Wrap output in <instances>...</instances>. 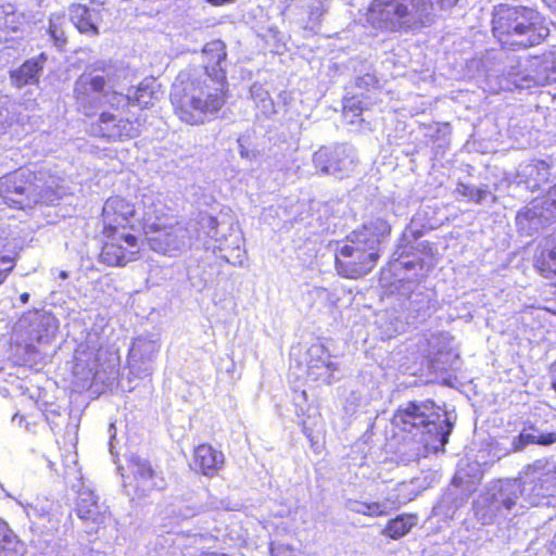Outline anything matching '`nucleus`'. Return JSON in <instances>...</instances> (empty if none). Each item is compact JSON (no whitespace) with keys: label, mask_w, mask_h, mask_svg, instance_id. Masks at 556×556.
Returning <instances> with one entry per match:
<instances>
[{"label":"nucleus","mask_w":556,"mask_h":556,"mask_svg":"<svg viewBox=\"0 0 556 556\" xmlns=\"http://www.w3.org/2000/svg\"><path fill=\"white\" fill-rule=\"evenodd\" d=\"M142 203L143 232L152 251L170 257L178 256L191 247L193 232H197L195 239L203 241L206 250L213 253L230 250L229 254H220L219 257L226 263L242 265L244 253L240 249V238L236 236L229 244L224 233L219 237L215 217L203 214L199 220L184 225L168 215V208L161 200L143 195Z\"/></svg>","instance_id":"1"},{"label":"nucleus","mask_w":556,"mask_h":556,"mask_svg":"<svg viewBox=\"0 0 556 556\" xmlns=\"http://www.w3.org/2000/svg\"><path fill=\"white\" fill-rule=\"evenodd\" d=\"M226 77L220 71L208 75L181 72L172 86L170 102L178 118L201 125L216 117L226 103Z\"/></svg>","instance_id":"2"},{"label":"nucleus","mask_w":556,"mask_h":556,"mask_svg":"<svg viewBox=\"0 0 556 556\" xmlns=\"http://www.w3.org/2000/svg\"><path fill=\"white\" fill-rule=\"evenodd\" d=\"M392 425L406 433L404 440L413 444L412 451L420 457L443 451L454 422L432 400H422L401 405L393 415Z\"/></svg>","instance_id":"3"},{"label":"nucleus","mask_w":556,"mask_h":556,"mask_svg":"<svg viewBox=\"0 0 556 556\" xmlns=\"http://www.w3.org/2000/svg\"><path fill=\"white\" fill-rule=\"evenodd\" d=\"M441 10L454 8L458 0H437ZM437 18L433 0H374L366 12V22L386 31H416L431 26Z\"/></svg>","instance_id":"4"},{"label":"nucleus","mask_w":556,"mask_h":556,"mask_svg":"<svg viewBox=\"0 0 556 556\" xmlns=\"http://www.w3.org/2000/svg\"><path fill=\"white\" fill-rule=\"evenodd\" d=\"M390 232L391 226L379 217L353 230L336 250L338 274L351 279L367 275L379 258V245Z\"/></svg>","instance_id":"5"},{"label":"nucleus","mask_w":556,"mask_h":556,"mask_svg":"<svg viewBox=\"0 0 556 556\" xmlns=\"http://www.w3.org/2000/svg\"><path fill=\"white\" fill-rule=\"evenodd\" d=\"M492 31L498 42L511 50L528 49L549 35L545 17L525 5L501 4L494 10Z\"/></svg>","instance_id":"6"},{"label":"nucleus","mask_w":556,"mask_h":556,"mask_svg":"<svg viewBox=\"0 0 556 556\" xmlns=\"http://www.w3.org/2000/svg\"><path fill=\"white\" fill-rule=\"evenodd\" d=\"M126 72L123 66L100 61L89 65L78 76L74 85V97L86 115L104 104L119 109L129 102V98L116 90L122 86Z\"/></svg>","instance_id":"7"},{"label":"nucleus","mask_w":556,"mask_h":556,"mask_svg":"<svg viewBox=\"0 0 556 556\" xmlns=\"http://www.w3.org/2000/svg\"><path fill=\"white\" fill-rule=\"evenodd\" d=\"M65 191L54 184L43 182L42 177L21 168L0 178V197L13 207L25 210L37 203L54 205Z\"/></svg>","instance_id":"8"},{"label":"nucleus","mask_w":556,"mask_h":556,"mask_svg":"<svg viewBox=\"0 0 556 556\" xmlns=\"http://www.w3.org/2000/svg\"><path fill=\"white\" fill-rule=\"evenodd\" d=\"M520 492L518 479L492 481L475 503L477 520L482 525H492L525 514Z\"/></svg>","instance_id":"9"},{"label":"nucleus","mask_w":556,"mask_h":556,"mask_svg":"<svg viewBox=\"0 0 556 556\" xmlns=\"http://www.w3.org/2000/svg\"><path fill=\"white\" fill-rule=\"evenodd\" d=\"M118 371L117 354L103 348L96 334H89L75 350L73 374L83 382L96 381L109 387L116 381Z\"/></svg>","instance_id":"10"},{"label":"nucleus","mask_w":556,"mask_h":556,"mask_svg":"<svg viewBox=\"0 0 556 556\" xmlns=\"http://www.w3.org/2000/svg\"><path fill=\"white\" fill-rule=\"evenodd\" d=\"M518 481L525 511L533 506L549 505L551 498L556 496V463L536 460Z\"/></svg>","instance_id":"11"},{"label":"nucleus","mask_w":556,"mask_h":556,"mask_svg":"<svg viewBox=\"0 0 556 556\" xmlns=\"http://www.w3.org/2000/svg\"><path fill=\"white\" fill-rule=\"evenodd\" d=\"M102 232L139 233L143 231V214L139 216L134 203L121 198H109L102 207Z\"/></svg>","instance_id":"12"},{"label":"nucleus","mask_w":556,"mask_h":556,"mask_svg":"<svg viewBox=\"0 0 556 556\" xmlns=\"http://www.w3.org/2000/svg\"><path fill=\"white\" fill-rule=\"evenodd\" d=\"M103 247L100 262L108 266L124 267L140 256V241L137 233L102 232Z\"/></svg>","instance_id":"13"},{"label":"nucleus","mask_w":556,"mask_h":556,"mask_svg":"<svg viewBox=\"0 0 556 556\" xmlns=\"http://www.w3.org/2000/svg\"><path fill=\"white\" fill-rule=\"evenodd\" d=\"M556 220V185L553 186L546 197L534 200L521 208L516 216L518 231L531 236Z\"/></svg>","instance_id":"14"},{"label":"nucleus","mask_w":556,"mask_h":556,"mask_svg":"<svg viewBox=\"0 0 556 556\" xmlns=\"http://www.w3.org/2000/svg\"><path fill=\"white\" fill-rule=\"evenodd\" d=\"M313 163L320 174L343 178L353 172L356 152L352 146L345 143L321 147L313 154Z\"/></svg>","instance_id":"15"},{"label":"nucleus","mask_w":556,"mask_h":556,"mask_svg":"<svg viewBox=\"0 0 556 556\" xmlns=\"http://www.w3.org/2000/svg\"><path fill=\"white\" fill-rule=\"evenodd\" d=\"M396 290L400 309L406 318H412V323L430 316L432 294L424 286L413 280H400Z\"/></svg>","instance_id":"16"},{"label":"nucleus","mask_w":556,"mask_h":556,"mask_svg":"<svg viewBox=\"0 0 556 556\" xmlns=\"http://www.w3.org/2000/svg\"><path fill=\"white\" fill-rule=\"evenodd\" d=\"M16 330L23 339L36 341L38 344H47L54 338L58 324L51 314L33 311L20 318Z\"/></svg>","instance_id":"17"},{"label":"nucleus","mask_w":556,"mask_h":556,"mask_svg":"<svg viewBox=\"0 0 556 556\" xmlns=\"http://www.w3.org/2000/svg\"><path fill=\"white\" fill-rule=\"evenodd\" d=\"M159 339L154 336L137 337L128 353V367L135 377H148L153 371V362L160 351Z\"/></svg>","instance_id":"18"},{"label":"nucleus","mask_w":556,"mask_h":556,"mask_svg":"<svg viewBox=\"0 0 556 556\" xmlns=\"http://www.w3.org/2000/svg\"><path fill=\"white\" fill-rule=\"evenodd\" d=\"M138 118L130 119L117 114L103 112L96 124L92 125V134L108 140H126L135 138L140 132Z\"/></svg>","instance_id":"19"},{"label":"nucleus","mask_w":556,"mask_h":556,"mask_svg":"<svg viewBox=\"0 0 556 556\" xmlns=\"http://www.w3.org/2000/svg\"><path fill=\"white\" fill-rule=\"evenodd\" d=\"M304 366L307 378L312 381L331 383L337 363L330 359L327 349L320 343L312 344L304 354Z\"/></svg>","instance_id":"20"},{"label":"nucleus","mask_w":556,"mask_h":556,"mask_svg":"<svg viewBox=\"0 0 556 556\" xmlns=\"http://www.w3.org/2000/svg\"><path fill=\"white\" fill-rule=\"evenodd\" d=\"M76 514L86 523L100 526L108 518V506L99 502L94 492L81 483L77 490Z\"/></svg>","instance_id":"21"},{"label":"nucleus","mask_w":556,"mask_h":556,"mask_svg":"<svg viewBox=\"0 0 556 556\" xmlns=\"http://www.w3.org/2000/svg\"><path fill=\"white\" fill-rule=\"evenodd\" d=\"M102 12L103 4L100 2H91V7L78 3L71 5L70 18L80 33L98 35Z\"/></svg>","instance_id":"22"},{"label":"nucleus","mask_w":556,"mask_h":556,"mask_svg":"<svg viewBox=\"0 0 556 556\" xmlns=\"http://www.w3.org/2000/svg\"><path fill=\"white\" fill-rule=\"evenodd\" d=\"M48 56L46 53L26 60L21 66L10 71L12 86L23 88L25 86H37L43 73Z\"/></svg>","instance_id":"23"},{"label":"nucleus","mask_w":556,"mask_h":556,"mask_svg":"<svg viewBox=\"0 0 556 556\" xmlns=\"http://www.w3.org/2000/svg\"><path fill=\"white\" fill-rule=\"evenodd\" d=\"M549 166L544 161H531L519 165L517 172L518 184H523L527 189L535 191L547 182Z\"/></svg>","instance_id":"24"},{"label":"nucleus","mask_w":556,"mask_h":556,"mask_svg":"<svg viewBox=\"0 0 556 556\" xmlns=\"http://www.w3.org/2000/svg\"><path fill=\"white\" fill-rule=\"evenodd\" d=\"M223 464V453L214 450L211 445L202 444L194 450L193 467L204 476H215Z\"/></svg>","instance_id":"25"},{"label":"nucleus","mask_w":556,"mask_h":556,"mask_svg":"<svg viewBox=\"0 0 556 556\" xmlns=\"http://www.w3.org/2000/svg\"><path fill=\"white\" fill-rule=\"evenodd\" d=\"M204 56V71L201 73H195L197 75H208L210 77H214L215 72H223L226 75V71L223 67V64L226 61V47L222 40H213L207 42L203 50Z\"/></svg>","instance_id":"26"},{"label":"nucleus","mask_w":556,"mask_h":556,"mask_svg":"<svg viewBox=\"0 0 556 556\" xmlns=\"http://www.w3.org/2000/svg\"><path fill=\"white\" fill-rule=\"evenodd\" d=\"M128 469L134 475V478L139 481L143 491L163 488V480L161 479L160 482L155 480V475L149 460L138 455H131L128 458Z\"/></svg>","instance_id":"27"},{"label":"nucleus","mask_w":556,"mask_h":556,"mask_svg":"<svg viewBox=\"0 0 556 556\" xmlns=\"http://www.w3.org/2000/svg\"><path fill=\"white\" fill-rule=\"evenodd\" d=\"M468 501V494L457 486L448 489L434 506V514L452 519L460 507Z\"/></svg>","instance_id":"28"},{"label":"nucleus","mask_w":556,"mask_h":556,"mask_svg":"<svg viewBox=\"0 0 556 556\" xmlns=\"http://www.w3.org/2000/svg\"><path fill=\"white\" fill-rule=\"evenodd\" d=\"M556 442V433H543L534 427L523 429L519 435L513 439L514 451H522L529 444L551 445Z\"/></svg>","instance_id":"29"},{"label":"nucleus","mask_w":556,"mask_h":556,"mask_svg":"<svg viewBox=\"0 0 556 556\" xmlns=\"http://www.w3.org/2000/svg\"><path fill=\"white\" fill-rule=\"evenodd\" d=\"M507 80L517 89H528L532 86L544 85L546 78L541 75H533L518 64L510 67L507 73Z\"/></svg>","instance_id":"30"},{"label":"nucleus","mask_w":556,"mask_h":556,"mask_svg":"<svg viewBox=\"0 0 556 556\" xmlns=\"http://www.w3.org/2000/svg\"><path fill=\"white\" fill-rule=\"evenodd\" d=\"M535 265L546 278L556 276V236L546 241Z\"/></svg>","instance_id":"31"},{"label":"nucleus","mask_w":556,"mask_h":556,"mask_svg":"<svg viewBox=\"0 0 556 556\" xmlns=\"http://www.w3.org/2000/svg\"><path fill=\"white\" fill-rule=\"evenodd\" d=\"M416 520L417 518L414 515H399L388 522L382 530V534L393 540L401 539L416 525Z\"/></svg>","instance_id":"32"},{"label":"nucleus","mask_w":556,"mask_h":556,"mask_svg":"<svg viewBox=\"0 0 556 556\" xmlns=\"http://www.w3.org/2000/svg\"><path fill=\"white\" fill-rule=\"evenodd\" d=\"M455 193L466 199L468 202H473L476 204L484 203L488 198H491L492 201L495 200V197L489 190L488 185L476 187L473 185L458 182L455 189Z\"/></svg>","instance_id":"33"},{"label":"nucleus","mask_w":556,"mask_h":556,"mask_svg":"<svg viewBox=\"0 0 556 556\" xmlns=\"http://www.w3.org/2000/svg\"><path fill=\"white\" fill-rule=\"evenodd\" d=\"M422 236V231L415 230L412 227L407 228L402 236L401 244L399 245V250H402L401 252L397 251L399 257L396 260L397 267L404 268L406 270L413 269L416 266H419L421 268V265L418 260H402L404 254H406V249L412 243V241H416L418 238Z\"/></svg>","instance_id":"34"},{"label":"nucleus","mask_w":556,"mask_h":556,"mask_svg":"<svg viewBox=\"0 0 556 556\" xmlns=\"http://www.w3.org/2000/svg\"><path fill=\"white\" fill-rule=\"evenodd\" d=\"M345 507L355 514H361L369 517H378L388 514L389 506L387 503L380 502H361L355 500H349Z\"/></svg>","instance_id":"35"},{"label":"nucleus","mask_w":556,"mask_h":556,"mask_svg":"<svg viewBox=\"0 0 556 556\" xmlns=\"http://www.w3.org/2000/svg\"><path fill=\"white\" fill-rule=\"evenodd\" d=\"M366 110H368V104L364 100L362 92L343 100V117L349 124L357 123L358 117Z\"/></svg>","instance_id":"36"},{"label":"nucleus","mask_w":556,"mask_h":556,"mask_svg":"<svg viewBox=\"0 0 556 556\" xmlns=\"http://www.w3.org/2000/svg\"><path fill=\"white\" fill-rule=\"evenodd\" d=\"M24 340V344H18L16 348V356L18 362L25 366H36L43 357V354L35 346L36 341Z\"/></svg>","instance_id":"37"},{"label":"nucleus","mask_w":556,"mask_h":556,"mask_svg":"<svg viewBox=\"0 0 556 556\" xmlns=\"http://www.w3.org/2000/svg\"><path fill=\"white\" fill-rule=\"evenodd\" d=\"M18 544L16 535L9 529L7 522L0 519V556L17 555Z\"/></svg>","instance_id":"38"},{"label":"nucleus","mask_w":556,"mask_h":556,"mask_svg":"<svg viewBox=\"0 0 556 556\" xmlns=\"http://www.w3.org/2000/svg\"><path fill=\"white\" fill-rule=\"evenodd\" d=\"M152 84H154V81H143L136 88L132 94H124V97L129 98V102L125 103L122 108L130 105L148 106L153 98V90L150 86Z\"/></svg>","instance_id":"39"},{"label":"nucleus","mask_w":556,"mask_h":556,"mask_svg":"<svg viewBox=\"0 0 556 556\" xmlns=\"http://www.w3.org/2000/svg\"><path fill=\"white\" fill-rule=\"evenodd\" d=\"M250 94L264 114L270 115L275 112L274 102L268 91L261 84H253L250 87Z\"/></svg>","instance_id":"40"},{"label":"nucleus","mask_w":556,"mask_h":556,"mask_svg":"<svg viewBox=\"0 0 556 556\" xmlns=\"http://www.w3.org/2000/svg\"><path fill=\"white\" fill-rule=\"evenodd\" d=\"M63 17L50 18L49 34L54 41V45L62 47L65 43V34L61 27Z\"/></svg>","instance_id":"41"},{"label":"nucleus","mask_w":556,"mask_h":556,"mask_svg":"<svg viewBox=\"0 0 556 556\" xmlns=\"http://www.w3.org/2000/svg\"><path fill=\"white\" fill-rule=\"evenodd\" d=\"M355 84L359 90H363V89L370 90V88L376 87V85L378 84V80L375 75L365 74L363 76L357 77Z\"/></svg>","instance_id":"42"},{"label":"nucleus","mask_w":556,"mask_h":556,"mask_svg":"<svg viewBox=\"0 0 556 556\" xmlns=\"http://www.w3.org/2000/svg\"><path fill=\"white\" fill-rule=\"evenodd\" d=\"M248 139L245 136H240L238 138V146H239V153H240V156L242 159H247V160H253L256 157V152L254 150H249L247 147H245V143H247Z\"/></svg>","instance_id":"43"},{"label":"nucleus","mask_w":556,"mask_h":556,"mask_svg":"<svg viewBox=\"0 0 556 556\" xmlns=\"http://www.w3.org/2000/svg\"><path fill=\"white\" fill-rule=\"evenodd\" d=\"M359 395L356 392H351L345 401V410L349 414H354L356 412L357 406L359 405Z\"/></svg>","instance_id":"44"},{"label":"nucleus","mask_w":556,"mask_h":556,"mask_svg":"<svg viewBox=\"0 0 556 556\" xmlns=\"http://www.w3.org/2000/svg\"><path fill=\"white\" fill-rule=\"evenodd\" d=\"M109 433H110V452L113 454L114 453L113 452V448H114L113 440L116 437V430H115L114 424H110V426H109Z\"/></svg>","instance_id":"45"},{"label":"nucleus","mask_w":556,"mask_h":556,"mask_svg":"<svg viewBox=\"0 0 556 556\" xmlns=\"http://www.w3.org/2000/svg\"><path fill=\"white\" fill-rule=\"evenodd\" d=\"M207 3L214 7H222L226 4L235 3L237 0H205Z\"/></svg>","instance_id":"46"},{"label":"nucleus","mask_w":556,"mask_h":556,"mask_svg":"<svg viewBox=\"0 0 556 556\" xmlns=\"http://www.w3.org/2000/svg\"><path fill=\"white\" fill-rule=\"evenodd\" d=\"M26 514L28 515L29 518H31L33 516H43L46 513L43 510L39 511L36 507L30 506L29 508H27Z\"/></svg>","instance_id":"47"},{"label":"nucleus","mask_w":556,"mask_h":556,"mask_svg":"<svg viewBox=\"0 0 556 556\" xmlns=\"http://www.w3.org/2000/svg\"><path fill=\"white\" fill-rule=\"evenodd\" d=\"M24 420H25V417L20 414H15L12 417V424L15 426H18V427L23 426Z\"/></svg>","instance_id":"48"},{"label":"nucleus","mask_w":556,"mask_h":556,"mask_svg":"<svg viewBox=\"0 0 556 556\" xmlns=\"http://www.w3.org/2000/svg\"><path fill=\"white\" fill-rule=\"evenodd\" d=\"M548 8H551L552 10L556 11V0H543Z\"/></svg>","instance_id":"49"},{"label":"nucleus","mask_w":556,"mask_h":556,"mask_svg":"<svg viewBox=\"0 0 556 556\" xmlns=\"http://www.w3.org/2000/svg\"><path fill=\"white\" fill-rule=\"evenodd\" d=\"M20 300H21V302H22L23 304H26V303L28 302V300H29V294H28V293H26V292H25V293H23V294H21Z\"/></svg>","instance_id":"50"},{"label":"nucleus","mask_w":556,"mask_h":556,"mask_svg":"<svg viewBox=\"0 0 556 556\" xmlns=\"http://www.w3.org/2000/svg\"><path fill=\"white\" fill-rule=\"evenodd\" d=\"M59 277H60L61 279H63V280H64V279H67V278H68V273H67V271H65V270H61V271L59 273Z\"/></svg>","instance_id":"51"},{"label":"nucleus","mask_w":556,"mask_h":556,"mask_svg":"<svg viewBox=\"0 0 556 556\" xmlns=\"http://www.w3.org/2000/svg\"><path fill=\"white\" fill-rule=\"evenodd\" d=\"M271 554H273V556H277L276 555V548L274 546H271Z\"/></svg>","instance_id":"52"},{"label":"nucleus","mask_w":556,"mask_h":556,"mask_svg":"<svg viewBox=\"0 0 556 556\" xmlns=\"http://www.w3.org/2000/svg\"><path fill=\"white\" fill-rule=\"evenodd\" d=\"M321 16L320 12H316V17Z\"/></svg>","instance_id":"53"}]
</instances>
